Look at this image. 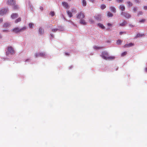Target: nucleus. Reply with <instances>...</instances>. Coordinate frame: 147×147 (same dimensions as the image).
<instances>
[{
  "label": "nucleus",
  "mask_w": 147,
  "mask_h": 147,
  "mask_svg": "<svg viewBox=\"0 0 147 147\" xmlns=\"http://www.w3.org/2000/svg\"><path fill=\"white\" fill-rule=\"evenodd\" d=\"M101 57L106 60H110L115 58V57L110 56L108 53L106 51H103L101 55Z\"/></svg>",
  "instance_id": "obj_1"
},
{
  "label": "nucleus",
  "mask_w": 147,
  "mask_h": 147,
  "mask_svg": "<svg viewBox=\"0 0 147 147\" xmlns=\"http://www.w3.org/2000/svg\"><path fill=\"white\" fill-rule=\"evenodd\" d=\"M15 52L13 48L11 46H9L6 50V55L8 57H11V56L14 54Z\"/></svg>",
  "instance_id": "obj_2"
},
{
  "label": "nucleus",
  "mask_w": 147,
  "mask_h": 147,
  "mask_svg": "<svg viewBox=\"0 0 147 147\" xmlns=\"http://www.w3.org/2000/svg\"><path fill=\"white\" fill-rule=\"evenodd\" d=\"M35 57H40L46 58L48 57V55L45 52H38L35 53Z\"/></svg>",
  "instance_id": "obj_3"
},
{
  "label": "nucleus",
  "mask_w": 147,
  "mask_h": 147,
  "mask_svg": "<svg viewBox=\"0 0 147 147\" xmlns=\"http://www.w3.org/2000/svg\"><path fill=\"white\" fill-rule=\"evenodd\" d=\"M76 17L78 19H83L85 17V15L84 13L82 12H79L76 14Z\"/></svg>",
  "instance_id": "obj_4"
},
{
  "label": "nucleus",
  "mask_w": 147,
  "mask_h": 147,
  "mask_svg": "<svg viewBox=\"0 0 147 147\" xmlns=\"http://www.w3.org/2000/svg\"><path fill=\"white\" fill-rule=\"evenodd\" d=\"M64 28L63 27L61 26H59L58 28H51V30L52 32H55L59 31H62L64 30Z\"/></svg>",
  "instance_id": "obj_5"
},
{
  "label": "nucleus",
  "mask_w": 147,
  "mask_h": 147,
  "mask_svg": "<svg viewBox=\"0 0 147 147\" xmlns=\"http://www.w3.org/2000/svg\"><path fill=\"white\" fill-rule=\"evenodd\" d=\"M8 10L7 8H2L0 9V15L3 16Z\"/></svg>",
  "instance_id": "obj_6"
},
{
  "label": "nucleus",
  "mask_w": 147,
  "mask_h": 147,
  "mask_svg": "<svg viewBox=\"0 0 147 147\" xmlns=\"http://www.w3.org/2000/svg\"><path fill=\"white\" fill-rule=\"evenodd\" d=\"M121 14L127 18H130L131 16V15L129 13L125 12H121Z\"/></svg>",
  "instance_id": "obj_7"
},
{
  "label": "nucleus",
  "mask_w": 147,
  "mask_h": 147,
  "mask_svg": "<svg viewBox=\"0 0 147 147\" xmlns=\"http://www.w3.org/2000/svg\"><path fill=\"white\" fill-rule=\"evenodd\" d=\"M62 4L63 6L66 9H68L69 7L68 3L66 2H63L62 3Z\"/></svg>",
  "instance_id": "obj_8"
},
{
  "label": "nucleus",
  "mask_w": 147,
  "mask_h": 147,
  "mask_svg": "<svg viewBox=\"0 0 147 147\" xmlns=\"http://www.w3.org/2000/svg\"><path fill=\"white\" fill-rule=\"evenodd\" d=\"M12 31L15 33H17L20 32V27H16L12 30Z\"/></svg>",
  "instance_id": "obj_9"
},
{
  "label": "nucleus",
  "mask_w": 147,
  "mask_h": 147,
  "mask_svg": "<svg viewBox=\"0 0 147 147\" xmlns=\"http://www.w3.org/2000/svg\"><path fill=\"white\" fill-rule=\"evenodd\" d=\"M7 3L9 5H14L15 4V1L14 0H8Z\"/></svg>",
  "instance_id": "obj_10"
},
{
  "label": "nucleus",
  "mask_w": 147,
  "mask_h": 147,
  "mask_svg": "<svg viewBox=\"0 0 147 147\" xmlns=\"http://www.w3.org/2000/svg\"><path fill=\"white\" fill-rule=\"evenodd\" d=\"M28 5L29 6V8L32 11H33V7L32 5L30 3V1H28Z\"/></svg>",
  "instance_id": "obj_11"
},
{
  "label": "nucleus",
  "mask_w": 147,
  "mask_h": 147,
  "mask_svg": "<svg viewBox=\"0 0 147 147\" xmlns=\"http://www.w3.org/2000/svg\"><path fill=\"white\" fill-rule=\"evenodd\" d=\"M44 33V29L42 27H40L39 29L38 33L40 35H42Z\"/></svg>",
  "instance_id": "obj_12"
},
{
  "label": "nucleus",
  "mask_w": 147,
  "mask_h": 147,
  "mask_svg": "<svg viewBox=\"0 0 147 147\" xmlns=\"http://www.w3.org/2000/svg\"><path fill=\"white\" fill-rule=\"evenodd\" d=\"M18 14L16 13H13L11 16V18L13 19H14L18 17Z\"/></svg>",
  "instance_id": "obj_13"
},
{
  "label": "nucleus",
  "mask_w": 147,
  "mask_h": 147,
  "mask_svg": "<svg viewBox=\"0 0 147 147\" xmlns=\"http://www.w3.org/2000/svg\"><path fill=\"white\" fill-rule=\"evenodd\" d=\"M134 45V44L132 43H129L128 44H126L124 46V47L125 48V47H132Z\"/></svg>",
  "instance_id": "obj_14"
},
{
  "label": "nucleus",
  "mask_w": 147,
  "mask_h": 147,
  "mask_svg": "<svg viewBox=\"0 0 147 147\" xmlns=\"http://www.w3.org/2000/svg\"><path fill=\"white\" fill-rule=\"evenodd\" d=\"M120 10L122 11H124L125 10V6L123 5H121L119 7Z\"/></svg>",
  "instance_id": "obj_15"
},
{
  "label": "nucleus",
  "mask_w": 147,
  "mask_h": 147,
  "mask_svg": "<svg viewBox=\"0 0 147 147\" xmlns=\"http://www.w3.org/2000/svg\"><path fill=\"white\" fill-rule=\"evenodd\" d=\"M80 23L83 25H86V22L83 19L80 20Z\"/></svg>",
  "instance_id": "obj_16"
},
{
  "label": "nucleus",
  "mask_w": 147,
  "mask_h": 147,
  "mask_svg": "<svg viewBox=\"0 0 147 147\" xmlns=\"http://www.w3.org/2000/svg\"><path fill=\"white\" fill-rule=\"evenodd\" d=\"M10 24L9 22L5 23L3 25V27L4 28H7L9 26Z\"/></svg>",
  "instance_id": "obj_17"
},
{
  "label": "nucleus",
  "mask_w": 147,
  "mask_h": 147,
  "mask_svg": "<svg viewBox=\"0 0 147 147\" xmlns=\"http://www.w3.org/2000/svg\"><path fill=\"white\" fill-rule=\"evenodd\" d=\"M110 9L111 11H112L114 13H116V9L115 8V7H112V6L111 7H110Z\"/></svg>",
  "instance_id": "obj_18"
},
{
  "label": "nucleus",
  "mask_w": 147,
  "mask_h": 147,
  "mask_svg": "<svg viewBox=\"0 0 147 147\" xmlns=\"http://www.w3.org/2000/svg\"><path fill=\"white\" fill-rule=\"evenodd\" d=\"M27 29V28L26 26H24L22 28H20V32H22Z\"/></svg>",
  "instance_id": "obj_19"
},
{
  "label": "nucleus",
  "mask_w": 147,
  "mask_h": 147,
  "mask_svg": "<svg viewBox=\"0 0 147 147\" xmlns=\"http://www.w3.org/2000/svg\"><path fill=\"white\" fill-rule=\"evenodd\" d=\"M98 26L100 28L102 29H104L105 28V27L103 26V25L101 23H98L97 24Z\"/></svg>",
  "instance_id": "obj_20"
},
{
  "label": "nucleus",
  "mask_w": 147,
  "mask_h": 147,
  "mask_svg": "<svg viewBox=\"0 0 147 147\" xmlns=\"http://www.w3.org/2000/svg\"><path fill=\"white\" fill-rule=\"evenodd\" d=\"M94 18L97 20L100 21L101 19V16L100 15H98L97 16L94 17Z\"/></svg>",
  "instance_id": "obj_21"
},
{
  "label": "nucleus",
  "mask_w": 147,
  "mask_h": 147,
  "mask_svg": "<svg viewBox=\"0 0 147 147\" xmlns=\"http://www.w3.org/2000/svg\"><path fill=\"white\" fill-rule=\"evenodd\" d=\"M67 15L70 17L71 18L73 16L71 12L69 10H67L66 11Z\"/></svg>",
  "instance_id": "obj_22"
},
{
  "label": "nucleus",
  "mask_w": 147,
  "mask_h": 147,
  "mask_svg": "<svg viewBox=\"0 0 147 147\" xmlns=\"http://www.w3.org/2000/svg\"><path fill=\"white\" fill-rule=\"evenodd\" d=\"M103 48L102 47H97L96 46H94L93 47V48L94 50H98L100 49H101Z\"/></svg>",
  "instance_id": "obj_23"
},
{
  "label": "nucleus",
  "mask_w": 147,
  "mask_h": 147,
  "mask_svg": "<svg viewBox=\"0 0 147 147\" xmlns=\"http://www.w3.org/2000/svg\"><path fill=\"white\" fill-rule=\"evenodd\" d=\"M127 24V22L125 21L124 20L123 23L119 24V25L121 26H125Z\"/></svg>",
  "instance_id": "obj_24"
},
{
  "label": "nucleus",
  "mask_w": 147,
  "mask_h": 147,
  "mask_svg": "<svg viewBox=\"0 0 147 147\" xmlns=\"http://www.w3.org/2000/svg\"><path fill=\"white\" fill-rule=\"evenodd\" d=\"M138 10V7L136 6L134 7L133 8V11L134 12L136 13Z\"/></svg>",
  "instance_id": "obj_25"
},
{
  "label": "nucleus",
  "mask_w": 147,
  "mask_h": 147,
  "mask_svg": "<svg viewBox=\"0 0 147 147\" xmlns=\"http://www.w3.org/2000/svg\"><path fill=\"white\" fill-rule=\"evenodd\" d=\"M28 25L29 28H32L34 26V24L33 23H31L29 24Z\"/></svg>",
  "instance_id": "obj_26"
},
{
  "label": "nucleus",
  "mask_w": 147,
  "mask_h": 147,
  "mask_svg": "<svg viewBox=\"0 0 147 147\" xmlns=\"http://www.w3.org/2000/svg\"><path fill=\"white\" fill-rule=\"evenodd\" d=\"M82 5L84 6H85L86 5V0H82Z\"/></svg>",
  "instance_id": "obj_27"
},
{
  "label": "nucleus",
  "mask_w": 147,
  "mask_h": 147,
  "mask_svg": "<svg viewBox=\"0 0 147 147\" xmlns=\"http://www.w3.org/2000/svg\"><path fill=\"white\" fill-rule=\"evenodd\" d=\"M127 3L128 4V6L129 7H131L133 5V3L129 1L127 2Z\"/></svg>",
  "instance_id": "obj_28"
},
{
  "label": "nucleus",
  "mask_w": 147,
  "mask_h": 147,
  "mask_svg": "<svg viewBox=\"0 0 147 147\" xmlns=\"http://www.w3.org/2000/svg\"><path fill=\"white\" fill-rule=\"evenodd\" d=\"M19 8L18 6V5H14L13 7V9L14 10H16L18 9Z\"/></svg>",
  "instance_id": "obj_29"
},
{
  "label": "nucleus",
  "mask_w": 147,
  "mask_h": 147,
  "mask_svg": "<svg viewBox=\"0 0 147 147\" xmlns=\"http://www.w3.org/2000/svg\"><path fill=\"white\" fill-rule=\"evenodd\" d=\"M21 18H19L18 19L16 20L15 21V22L16 23H17L18 22H20L21 21Z\"/></svg>",
  "instance_id": "obj_30"
},
{
  "label": "nucleus",
  "mask_w": 147,
  "mask_h": 147,
  "mask_svg": "<svg viewBox=\"0 0 147 147\" xmlns=\"http://www.w3.org/2000/svg\"><path fill=\"white\" fill-rule=\"evenodd\" d=\"M144 35V34H140V33L138 34L136 36V38L141 37L142 36Z\"/></svg>",
  "instance_id": "obj_31"
},
{
  "label": "nucleus",
  "mask_w": 147,
  "mask_h": 147,
  "mask_svg": "<svg viewBox=\"0 0 147 147\" xmlns=\"http://www.w3.org/2000/svg\"><path fill=\"white\" fill-rule=\"evenodd\" d=\"M108 16L109 17H112L113 16V14L110 12H109L107 13Z\"/></svg>",
  "instance_id": "obj_32"
},
{
  "label": "nucleus",
  "mask_w": 147,
  "mask_h": 147,
  "mask_svg": "<svg viewBox=\"0 0 147 147\" xmlns=\"http://www.w3.org/2000/svg\"><path fill=\"white\" fill-rule=\"evenodd\" d=\"M143 14V12L142 11H139L137 13V15L138 16H139L140 15H142Z\"/></svg>",
  "instance_id": "obj_33"
},
{
  "label": "nucleus",
  "mask_w": 147,
  "mask_h": 147,
  "mask_svg": "<svg viewBox=\"0 0 147 147\" xmlns=\"http://www.w3.org/2000/svg\"><path fill=\"white\" fill-rule=\"evenodd\" d=\"M106 6L105 5L102 4L101 5L100 8L101 9H103L106 8Z\"/></svg>",
  "instance_id": "obj_34"
},
{
  "label": "nucleus",
  "mask_w": 147,
  "mask_h": 147,
  "mask_svg": "<svg viewBox=\"0 0 147 147\" xmlns=\"http://www.w3.org/2000/svg\"><path fill=\"white\" fill-rule=\"evenodd\" d=\"M50 15L52 16H53L55 15V13L54 11H51L50 13Z\"/></svg>",
  "instance_id": "obj_35"
},
{
  "label": "nucleus",
  "mask_w": 147,
  "mask_h": 147,
  "mask_svg": "<svg viewBox=\"0 0 147 147\" xmlns=\"http://www.w3.org/2000/svg\"><path fill=\"white\" fill-rule=\"evenodd\" d=\"M89 22L91 24H93L94 22V21L92 19H90L89 20Z\"/></svg>",
  "instance_id": "obj_36"
},
{
  "label": "nucleus",
  "mask_w": 147,
  "mask_h": 147,
  "mask_svg": "<svg viewBox=\"0 0 147 147\" xmlns=\"http://www.w3.org/2000/svg\"><path fill=\"white\" fill-rule=\"evenodd\" d=\"M121 41L120 40H118L117 42V45H120L121 44Z\"/></svg>",
  "instance_id": "obj_37"
},
{
  "label": "nucleus",
  "mask_w": 147,
  "mask_h": 147,
  "mask_svg": "<svg viewBox=\"0 0 147 147\" xmlns=\"http://www.w3.org/2000/svg\"><path fill=\"white\" fill-rule=\"evenodd\" d=\"M127 53L126 52H124L121 54V55L122 56H123L126 55Z\"/></svg>",
  "instance_id": "obj_38"
},
{
  "label": "nucleus",
  "mask_w": 147,
  "mask_h": 147,
  "mask_svg": "<svg viewBox=\"0 0 147 147\" xmlns=\"http://www.w3.org/2000/svg\"><path fill=\"white\" fill-rule=\"evenodd\" d=\"M116 1L118 3L122 2L123 0H116Z\"/></svg>",
  "instance_id": "obj_39"
},
{
  "label": "nucleus",
  "mask_w": 147,
  "mask_h": 147,
  "mask_svg": "<svg viewBox=\"0 0 147 147\" xmlns=\"http://www.w3.org/2000/svg\"><path fill=\"white\" fill-rule=\"evenodd\" d=\"M144 20L142 19L139 21V22L140 23H143L144 21Z\"/></svg>",
  "instance_id": "obj_40"
},
{
  "label": "nucleus",
  "mask_w": 147,
  "mask_h": 147,
  "mask_svg": "<svg viewBox=\"0 0 147 147\" xmlns=\"http://www.w3.org/2000/svg\"><path fill=\"white\" fill-rule=\"evenodd\" d=\"M39 9L42 11L43 10V8L42 6H40L39 7Z\"/></svg>",
  "instance_id": "obj_41"
},
{
  "label": "nucleus",
  "mask_w": 147,
  "mask_h": 147,
  "mask_svg": "<svg viewBox=\"0 0 147 147\" xmlns=\"http://www.w3.org/2000/svg\"><path fill=\"white\" fill-rule=\"evenodd\" d=\"M28 61V62H30L31 61V60L30 59H26V61H25L26 62H27V61Z\"/></svg>",
  "instance_id": "obj_42"
},
{
  "label": "nucleus",
  "mask_w": 147,
  "mask_h": 147,
  "mask_svg": "<svg viewBox=\"0 0 147 147\" xmlns=\"http://www.w3.org/2000/svg\"><path fill=\"white\" fill-rule=\"evenodd\" d=\"M107 26H112V24L110 23H109L107 24Z\"/></svg>",
  "instance_id": "obj_43"
},
{
  "label": "nucleus",
  "mask_w": 147,
  "mask_h": 147,
  "mask_svg": "<svg viewBox=\"0 0 147 147\" xmlns=\"http://www.w3.org/2000/svg\"><path fill=\"white\" fill-rule=\"evenodd\" d=\"M143 7L145 10H147V6H144Z\"/></svg>",
  "instance_id": "obj_44"
},
{
  "label": "nucleus",
  "mask_w": 147,
  "mask_h": 147,
  "mask_svg": "<svg viewBox=\"0 0 147 147\" xmlns=\"http://www.w3.org/2000/svg\"><path fill=\"white\" fill-rule=\"evenodd\" d=\"M123 33H125V32H119V34L120 35H122Z\"/></svg>",
  "instance_id": "obj_45"
},
{
  "label": "nucleus",
  "mask_w": 147,
  "mask_h": 147,
  "mask_svg": "<svg viewBox=\"0 0 147 147\" xmlns=\"http://www.w3.org/2000/svg\"><path fill=\"white\" fill-rule=\"evenodd\" d=\"M3 19L2 18H0V23H1L2 21H3Z\"/></svg>",
  "instance_id": "obj_46"
},
{
  "label": "nucleus",
  "mask_w": 147,
  "mask_h": 147,
  "mask_svg": "<svg viewBox=\"0 0 147 147\" xmlns=\"http://www.w3.org/2000/svg\"><path fill=\"white\" fill-rule=\"evenodd\" d=\"M129 26L131 27H133L135 26L134 25H131V24H129Z\"/></svg>",
  "instance_id": "obj_47"
},
{
  "label": "nucleus",
  "mask_w": 147,
  "mask_h": 147,
  "mask_svg": "<svg viewBox=\"0 0 147 147\" xmlns=\"http://www.w3.org/2000/svg\"><path fill=\"white\" fill-rule=\"evenodd\" d=\"M134 1L137 3H139V1L138 0H134Z\"/></svg>",
  "instance_id": "obj_48"
},
{
  "label": "nucleus",
  "mask_w": 147,
  "mask_h": 147,
  "mask_svg": "<svg viewBox=\"0 0 147 147\" xmlns=\"http://www.w3.org/2000/svg\"><path fill=\"white\" fill-rule=\"evenodd\" d=\"M75 11H76V10L74 9H72L71 10V11L72 12H75Z\"/></svg>",
  "instance_id": "obj_49"
},
{
  "label": "nucleus",
  "mask_w": 147,
  "mask_h": 147,
  "mask_svg": "<svg viewBox=\"0 0 147 147\" xmlns=\"http://www.w3.org/2000/svg\"><path fill=\"white\" fill-rule=\"evenodd\" d=\"M50 35L51 37V38H52L53 37L54 35L53 34H51Z\"/></svg>",
  "instance_id": "obj_50"
},
{
  "label": "nucleus",
  "mask_w": 147,
  "mask_h": 147,
  "mask_svg": "<svg viewBox=\"0 0 147 147\" xmlns=\"http://www.w3.org/2000/svg\"><path fill=\"white\" fill-rule=\"evenodd\" d=\"M145 71L146 72H147V67L145 68Z\"/></svg>",
  "instance_id": "obj_51"
},
{
  "label": "nucleus",
  "mask_w": 147,
  "mask_h": 147,
  "mask_svg": "<svg viewBox=\"0 0 147 147\" xmlns=\"http://www.w3.org/2000/svg\"><path fill=\"white\" fill-rule=\"evenodd\" d=\"M65 54L66 55H69L68 53H65Z\"/></svg>",
  "instance_id": "obj_52"
},
{
  "label": "nucleus",
  "mask_w": 147,
  "mask_h": 147,
  "mask_svg": "<svg viewBox=\"0 0 147 147\" xmlns=\"http://www.w3.org/2000/svg\"><path fill=\"white\" fill-rule=\"evenodd\" d=\"M72 67L73 66H71L70 67V69H71Z\"/></svg>",
  "instance_id": "obj_53"
},
{
  "label": "nucleus",
  "mask_w": 147,
  "mask_h": 147,
  "mask_svg": "<svg viewBox=\"0 0 147 147\" xmlns=\"http://www.w3.org/2000/svg\"><path fill=\"white\" fill-rule=\"evenodd\" d=\"M69 1H71V0H68Z\"/></svg>",
  "instance_id": "obj_54"
},
{
  "label": "nucleus",
  "mask_w": 147,
  "mask_h": 147,
  "mask_svg": "<svg viewBox=\"0 0 147 147\" xmlns=\"http://www.w3.org/2000/svg\"><path fill=\"white\" fill-rule=\"evenodd\" d=\"M0 38H1V36H0Z\"/></svg>",
  "instance_id": "obj_55"
},
{
  "label": "nucleus",
  "mask_w": 147,
  "mask_h": 147,
  "mask_svg": "<svg viewBox=\"0 0 147 147\" xmlns=\"http://www.w3.org/2000/svg\"><path fill=\"white\" fill-rule=\"evenodd\" d=\"M109 29V28H108L107 29V30H108Z\"/></svg>",
  "instance_id": "obj_56"
},
{
  "label": "nucleus",
  "mask_w": 147,
  "mask_h": 147,
  "mask_svg": "<svg viewBox=\"0 0 147 147\" xmlns=\"http://www.w3.org/2000/svg\"><path fill=\"white\" fill-rule=\"evenodd\" d=\"M102 1H103V0H102Z\"/></svg>",
  "instance_id": "obj_57"
}]
</instances>
